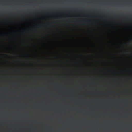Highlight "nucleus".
<instances>
[{
    "instance_id": "1",
    "label": "nucleus",
    "mask_w": 132,
    "mask_h": 132,
    "mask_svg": "<svg viewBox=\"0 0 132 132\" xmlns=\"http://www.w3.org/2000/svg\"><path fill=\"white\" fill-rule=\"evenodd\" d=\"M0 35H2V34H0Z\"/></svg>"
},
{
    "instance_id": "2",
    "label": "nucleus",
    "mask_w": 132,
    "mask_h": 132,
    "mask_svg": "<svg viewBox=\"0 0 132 132\" xmlns=\"http://www.w3.org/2000/svg\"><path fill=\"white\" fill-rule=\"evenodd\" d=\"M70 1H71V0H70Z\"/></svg>"
},
{
    "instance_id": "3",
    "label": "nucleus",
    "mask_w": 132,
    "mask_h": 132,
    "mask_svg": "<svg viewBox=\"0 0 132 132\" xmlns=\"http://www.w3.org/2000/svg\"><path fill=\"white\" fill-rule=\"evenodd\" d=\"M122 1H123V0H122Z\"/></svg>"
}]
</instances>
